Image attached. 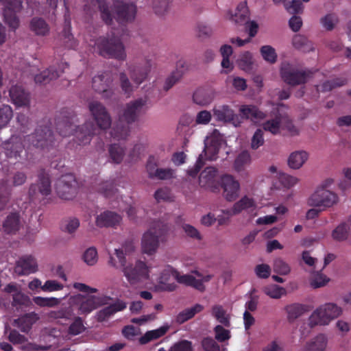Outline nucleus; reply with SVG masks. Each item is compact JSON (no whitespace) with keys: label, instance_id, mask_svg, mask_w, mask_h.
I'll use <instances>...</instances> for the list:
<instances>
[{"label":"nucleus","instance_id":"1","mask_svg":"<svg viewBox=\"0 0 351 351\" xmlns=\"http://www.w3.org/2000/svg\"><path fill=\"white\" fill-rule=\"evenodd\" d=\"M88 109L95 123L86 121L84 125L77 126V119L74 112L69 108H63L55 120L56 128L59 134L63 137L74 134L78 145H86L90 143L93 135L110 127L111 117L101 103L91 101L88 104Z\"/></svg>","mask_w":351,"mask_h":351},{"label":"nucleus","instance_id":"2","mask_svg":"<svg viewBox=\"0 0 351 351\" xmlns=\"http://www.w3.org/2000/svg\"><path fill=\"white\" fill-rule=\"evenodd\" d=\"M101 18L107 25H111L114 19L119 23L132 22L136 14V5L130 1L114 0L112 4L106 0H97Z\"/></svg>","mask_w":351,"mask_h":351},{"label":"nucleus","instance_id":"3","mask_svg":"<svg viewBox=\"0 0 351 351\" xmlns=\"http://www.w3.org/2000/svg\"><path fill=\"white\" fill-rule=\"evenodd\" d=\"M94 51L106 58L123 61L127 57L121 38L114 33L98 37L94 42Z\"/></svg>","mask_w":351,"mask_h":351},{"label":"nucleus","instance_id":"4","mask_svg":"<svg viewBox=\"0 0 351 351\" xmlns=\"http://www.w3.org/2000/svg\"><path fill=\"white\" fill-rule=\"evenodd\" d=\"M171 276H174L178 282L192 287L199 291L205 290V286L202 282L197 280L192 275L185 274L180 275L172 267L168 265L160 274L158 278V288L161 291H173L176 290L177 285L173 282H170Z\"/></svg>","mask_w":351,"mask_h":351},{"label":"nucleus","instance_id":"5","mask_svg":"<svg viewBox=\"0 0 351 351\" xmlns=\"http://www.w3.org/2000/svg\"><path fill=\"white\" fill-rule=\"evenodd\" d=\"M115 254L121 266L122 271L130 285H136L149 278V269L145 262L137 261L134 265H126L125 254L120 250H115Z\"/></svg>","mask_w":351,"mask_h":351},{"label":"nucleus","instance_id":"6","mask_svg":"<svg viewBox=\"0 0 351 351\" xmlns=\"http://www.w3.org/2000/svg\"><path fill=\"white\" fill-rule=\"evenodd\" d=\"M333 183L332 179H327L322 185L308 199V205L313 207H319L322 209L331 207L338 201V197L336 193L327 190L331 184Z\"/></svg>","mask_w":351,"mask_h":351},{"label":"nucleus","instance_id":"7","mask_svg":"<svg viewBox=\"0 0 351 351\" xmlns=\"http://www.w3.org/2000/svg\"><path fill=\"white\" fill-rule=\"evenodd\" d=\"M24 142L27 149L34 147L45 149L53 145L54 137L50 127L38 125L32 134L24 136Z\"/></svg>","mask_w":351,"mask_h":351},{"label":"nucleus","instance_id":"8","mask_svg":"<svg viewBox=\"0 0 351 351\" xmlns=\"http://www.w3.org/2000/svg\"><path fill=\"white\" fill-rule=\"evenodd\" d=\"M341 313V308L334 303L325 304L315 309L308 319V324L313 328L315 326H324L337 318Z\"/></svg>","mask_w":351,"mask_h":351},{"label":"nucleus","instance_id":"9","mask_svg":"<svg viewBox=\"0 0 351 351\" xmlns=\"http://www.w3.org/2000/svg\"><path fill=\"white\" fill-rule=\"evenodd\" d=\"M280 75L286 84L294 86L306 83L313 75V72L308 69H297L289 63H282Z\"/></svg>","mask_w":351,"mask_h":351},{"label":"nucleus","instance_id":"10","mask_svg":"<svg viewBox=\"0 0 351 351\" xmlns=\"http://www.w3.org/2000/svg\"><path fill=\"white\" fill-rule=\"evenodd\" d=\"M221 143L219 140L211 138L209 141L205 143L203 153L201 154L195 165L188 170V174L191 177H195L204 165V159L214 160L217 158Z\"/></svg>","mask_w":351,"mask_h":351},{"label":"nucleus","instance_id":"11","mask_svg":"<svg viewBox=\"0 0 351 351\" xmlns=\"http://www.w3.org/2000/svg\"><path fill=\"white\" fill-rule=\"evenodd\" d=\"M146 98H138L130 101L125 105L122 117L120 119H123L128 124L134 123L142 114L146 112L148 108Z\"/></svg>","mask_w":351,"mask_h":351},{"label":"nucleus","instance_id":"12","mask_svg":"<svg viewBox=\"0 0 351 351\" xmlns=\"http://www.w3.org/2000/svg\"><path fill=\"white\" fill-rule=\"evenodd\" d=\"M77 181L74 175L69 173L62 176L56 183L57 195L63 199H71L77 193Z\"/></svg>","mask_w":351,"mask_h":351},{"label":"nucleus","instance_id":"13","mask_svg":"<svg viewBox=\"0 0 351 351\" xmlns=\"http://www.w3.org/2000/svg\"><path fill=\"white\" fill-rule=\"evenodd\" d=\"M1 148L8 158L19 160L22 158L27 144L24 142V136L12 135L8 140L1 143Z\"/></svg>","mask_w":351,"mask_h":351},{"label":"nucleus","instance_id":"14","mask_svg":"<svg viewBox=\"0 0 351 351\" xmlns=\"http://www.w3.org/2000/svg\"><path fill=\"white\" fill-rule=\"evenodd\" d=\"M51 192V180L48 173L41 170L38 175L36 184H32L29 189V197L31 200L38 197L48 196Z\"/></svg>","mask_w":351,"mask_h":351},{"label":"nucleus","instance_id":"15","mask_svg":"<svg viewBox=\"0 0 351 351\" xmlns=\"http://www.w3.org/2000/svg\"><path fill=\"white\" fill-rule=\"evenodd\" d=\"M152 63L150 60H145L138 64H129L128 71L136 87H138L147 79L151 71Z\"/></svg>","mask_w":351,"mask_h":351},{"label":"nucleus","instance_id":"16","mask_svg":"<svg viewBox=\"0 0 351 351\" xmlns=\"http://www.w3.org/2000/svg\"><path fill=\"white\" fill-rule=\"evenodd\" d=\"M219 186L223 189V195L226 200L232 202L239 196L240 184L232 176H223L221 178Z\"/></svg>","mask_w":351,"mask_h":351},{"label":"nucleus","instance_id":"17","mask_svg":"<svg viewBox=\"0 0 351 351\" xmlns=\"http://www.w3.org/2000/svg\"><path fill=\"white\" fill-rule=\"evenodd\" d=\"M112 79L108 72H104L101 74L93 77L92 80V86L95 92L103 94L104 97H108L112 93L111 86Z\"/></svg>","mask_w":351,"mask_h":351},{"label":"nucleus","instance_id":"18","mask_svg":"<svg viewBox=\"0 0 351 351\" xmlns=\"http://www.w3.org/2000/svg\"><path fill=\"white\" fill-rule=\"evenodd\" d=\"M199 183L202 187L216 192L219 189V182L217 181V171L215 167H208L201 172Z\"/></svg>","mask_w":351,"mask_h":351},{"label":"nucleus","instance_id":"19","mask_svg":"<svg viewBox=\"0 0 351 351\" xmlns=\"http://www.w3.org/2000/svg\"><path fill=\"white\" fill-rule=\"evenodd\" d=\"M38 265L36 259L32 255L23 256L16 262L15 272L19 276H25L36 272Z\"/></svg>","mask_w":351,"mask_h":351},{"label":"nucleus","instance_id":"20","mask_svg":"<svg viewBox=\"0 0 351 351\" xmlns=\"http://www.w3.org/2000/svg\"><path fill=\"white\" fill-rule=\"evenodd\" d=\"M9 95L12 102L16 107H25L29 105V94L25 91L22 86L14 85L11 86L9 90Z\"/></svg>","mask_w":351,"mask_h":351},{"label":"nucleus","instance_id":"21","mask_svg":"<svg viewBox=\"0 0 351 351\" xmlns=\"http://www.w3.org/2000/svg\"><path fill=\"white\" fill-rule=\"evenodd\" d=\"M121 221V217L115 212L106 210L98 215L95 224L99 228L115 227Z\"/></svg>","mask_w":351,"mask_h":351},{"label":"nucleus","instance_id":"22","mask_svg":"<svg viewBox=\"0 0 351 351\" xmlns=\"http://www.w3.org/2000/svg\"><path fill=\"white\" fill-rule=\"evenodd\" d=\"M66 12L64 14V25L61 34L65 47L68 49H74L77 47V40L74 38L71 34V19L69 11V8L66 7Z\"/></svg>","mask_w":351,"mask_h":351},{"label":"nucleus","instance_id":"23","mask_svg":"<svg viewBox=\"0 0 351 351\" xmlns=\"http://www.w3.org/2000/svg\"><path fill=\"white\" fill-rule=\"evenodd\" d=\"M188 70V65L184 60H180L176 63V69L166 79L164 84V90L167 91L172 88L183 76Z\"/></svg>","mask_w":351,"mask_h":351},{"label":"nucleus","instance_id":"24","mask_svg":"<svg viewBox=\"0 0 351 351\" xmlns=\"http://www.w3.org/2000/svg\"><path fill=\"white\" fill-rule=\"evenodd\" d=\"M142 251L152 255L156 252L159 245V235L149 230L143 234L142 239Z\"/></svg>","mask_w":351,"mask_h":351},{"label":"nucleus","instance_id":"25","mask_svg":"<svg viewBox=\"0 0 351 351\" xmlns=\"http://www.w3.org/2000/svg\"><path fill=\"white\" fill-rule=\"evenodd\" d=\"M215 92L211 88H199L193 93V100L195 104L206 106L214 99Z\"/></svg>","mask_w":351,"mask_h":351},{"label":"nucleus","instance_id":"26","mask_svg":"<svg viewBox=\"0 0 351 351\" xmlns=\"http://www.w3.org/2000/svg\"><path fill=\"white\" fill-rule=\"evenodd\" d=\"M39 319L38 315L34 313H26L14 320L15 326H17L22 332H28L34 324Z\"/></svg>","mask_w":351,"mask_h":351},{"label":"nucleus","instance_id":"27","mask_svg":"<svg viewBox=\"0 0 351 351\" xmlns=\"http://www.w3.org/2000/svg\"><path fill=\"white\" fill-rule=\"evenodd\" d=\"M328 339L324 334H319L310 339L304 346L303 351H325Z\"/></svg>","mask_w":351,"mask_h":351},{"label":"nucleus","instance_id":"28","mask_svg":"<svg viewBox=\"0 0 351 351\" xmlns=\"http://www.w3.org/2000/svg\"><path fill=\"white\" fill-rule=\"evenodd\" d=\"M130 124L123 123L122 120L119 119V121L112 127L110 131L111 136L116 140H125L130 135Z\"/></svg>","mask_w":351,"mask_h":351},{"label":"nucleus","instance_id":"29","mask_svg":"<svg viewBox=\"0 0 351 351\" xmlns=\"http://www.w3.org/2000/svg\"><path fill=\"white\" fill-rule=\"evenodd\" d=\"M12 195V186L7 179L0 182V211L3 210L8 206Z\"/></svg>","mask_w":351,"mask_h":351},{"label":"nucleus","instance_id":"30","mask_svg":"<svg viewBox=\"0 0 351 351\" xmlns=\"http://www.w3.org/2000/svg\"><path fill=\"white\" fill-rule=\"evenodd\" d=\"M95 187L97 192L108 198L114 196L118 191L116 188L114 180H106L96 182Z\"/></svg>","mask_w":351,"mask_h":351},{"label":"nucleus","instance_id":"31","mask_svg":"<svg viewBox=\"0 0 351 351\" xmlns=\"http://www.w3.org/2000/svg\"><path fill=\"white\" fill-rule=\"evenodd\" d=\"M169 329L168 326H162L156 330L147 331L142 337L138 339L141 345H145L149 342L158 339L160 337L164 336Z\"/></svg>","mask_w":351,"mask_h":351},{"label":"nucleus","instance_id":"32","mask_svg":"<svg viewBox=\"0 0 351 351\" xmlns=\"http://www.w3.org/2000/svg\"><path fill=\"white\" fill-rule=\"evenodd\" d=\"M265 117L266 114L260 111L257 107L243 105V119H250L254 123H257Z\"/></svg>","mask_w":351,"mask_h":351},{"label":"nucleus","instance_id":"33","mask_svg":"<svg viewBox=\"0 0 351 351\" xmlns=\"http://www.w3.org/2000/svg\"><path fill=\"white\" fill-rule=\"evenodd\" d=\"M285 311L287 313V319L289 322H293L305 312L308 311V307L304 304L295 303L287 305L285 307Z\"/></svg>","mask_w":351,"mask_h":351},{"label":"nucleus","instance_id":"34","mask_svg":"<svg viewBox=\"0 0 351 351\" xmlns=\"http://www.w3.org/2000/svg\"><path fill=\"white\" fill-rule=\"evenodd\" d=\"M59 76L60 71L53 66H50L49 69L36 75L34 77V80L36 84H47L50 81L57 79Z\"/></svg>","mask_w":351,"mask_h":351},{"label":"nucleus","instance_id":"35","mask_svg":"<svg viewBox=\"0 0 351 351\" xmlns=\"http://www.w3.org/2000/svg\"><path fill=\"white\" fill-rule=\"evenodd\" d=\"M214 115L218 121L230 122L234 120L235 113L228 106L223 105L213 109Z\"/></svg>","mask_w":351,"mask_h":351},{"label":"nucleus","instance_id":"36","mask_svg":"<svg viewBox=\"0 0 351 351\" xmlns=\"http://www.w3.org/2000/svg\"><path fill=\"white\" fill-rule=\"evenodd\" d=\"M20 227V217L16 213L10 214L5 219L3 228L8 234H14Z\"/></svg>","mask_w":351,"mask_h":351},{"label":"nucleus","instance_id":"37","mask_svg":"<svg viewBox=\"0 0 351 351\" xmlns=\"http://www.w3.org/2000/svg\"><path fill=\"white\" fill-rule=\"evenodd\" d=\"M203 309L204 306L199 304H196L191 308H185L178 313L176 319V322L178 324H183L193 318L197 313L203 311Z\"/></svg>","mask_w":351,"mask_h":351},{"label":"nucleus","instance_id":"38","mask_svg":"<svg viewBox=\"0 0 351 351\" xmlns=\"http://www.w3.org/2000/svg\"><path fill=\"white\" fill-rule=\"evenodd\" d=\"M308 156V154L305 151H297L293 152L288 160V164L292 169H299L306 162Z\"/></svg>","mask_w":351,"mask_h":351},{"label":"nucleus","instance_id":"39","mask_svg":"<svg viewBox=\"0 0 351 351\" xmlns=\"http://www.w3.org/2000/svg\"><path fill=\"white\" fill-rule=\"evenodd\" d=\"M211 315L214 317L218 322L222 325L229 327L230 326V317L227 313L226 310L219 304H215L212 307Z\"/></svg>","mask_w":351,"mask_h":351},{"label":"nucleus","instance_id":"40","mask_svg":"<svg viewBox=\"0 0 351 351\" xmlns=\"http://www.w3.org/2000/svg\"><path fill=\"white\" fill-rule=\"evenodd\" d=\"M31 29L38 36H45L49 32V27L46 21L38 17H34L30 22Z\"/></svg>","mask_w":351,"mask_h":351},{"label":"nucleus","instance_id":"41","mask_svg":"<svg viewBox=\"0 0 351 351\" xmlns=\"http://www.w3.org/2000/svg\"><path fill=\"white\" fill-rule=\"evenodd\" d=\"M125 147L119 143H113L109 146L108 153L111 161L115 164H120L123 161L125 155Z\"/></svg>","mask_w":351,"mask_h":351},{"label":"nucleus","instance_id":"42","mask_svg":"<svg viewBox=\"0 0 351 351\" xmlns=\"http://www.w3.org/2000/svg\"><path fill=\"white\" fill-rule=\"evenodd\" d=\"M347 79L345 77H337L330 80L324 82L321 85L317 86V89L322 92H328L333 88L341 87L346 84Z\"/></svg>","mask_w":351,"mask_h":351},{"label":"nucleus","instance_id":"43","mask_svg":"<svg viewBox=\"0 0 351 351\" xmlns=\"http://www.w3.org/2000/svg\"><path fill=\"white\" fill-rule=\"evenodd\" d=\"M350 226L346 222L341 223L332 232V237L337 241H346L349 234Z\"/></svg>","mask_w":351,"mask_h":351},{"label":"nucleus","instance_id":"44","mask_svg":"<svg viewBox=\"0 0 351 351\" xmlns=\"http://www.w3.org/2000/svg\"><path fill=\"white\" fill-rule=\"evenodd\" d=\"M293 45L295 48L302 51H309L313 49L312 44L304 36L295 35L293 38Z\"/></svg>","mask_w":351,"mask_h":351},{"label":"nucleus","instance_id":"45","mask_svg":"<svg viewBox=\"0 0 351 351\" xmlns=\"http://www.w3.org/2000/svg\"><path fill=\"white\" fill-rule=\"evenodd\" d=\"M259 25L255 21L248 20L244 23V30L249 35L247 39H243V46L249 43L252 38H254L258 33Z\"/></svg>","mask_w":351,"mask_h":351},{"label":"nucleus","instance_id":"46","mask_svg":"<svg viewBox=\"0 0 351 351\" xmlns=\"http://www.w3.org/2000/svg\"><path fill=\"white\" fill-rule=\"evenodd\" d=\"M263 58L270 64H274L277 60V53L275 49L270 45L262 46L260 49Z\"/></svg>","mask_w":351,"mask_h":351},{"label":"nucleus","instance_id":"47","mask_svg":"<svg viewBox=\"0 0 351 351\" xmlns=\"http://www.w3.org/2000/svg\"><path fill=\"white\" fill-rule=\"evenodd\" d=\"M12 116V109L10 106L3 105L0 108V130L8 124Z\"/></svg>","mask_w":351,"mask_h":351},{"label":"nucleus","instance_id":"48","mask_svg":"<svg viewBox=\"0 0 351 351\" xmlns=\"http://www.w3.org/2000/svg\"><path fill=\"white\" fill-rule=\"evenodd\" d=\"M286 10L292 14L302 12L303 5L299 0H283Z\"/></svg>","mask_w":351,"mask_h":351},{"label":"nucleus","instance_id":"49","mask_svg":"<svg viewBox=\"0 0 351 351\" xmlns=\"http://www.w3.org/2000/svg\"><path fill=\"white\" fill-rule=\"evenodd\" d=\"M281 119L277 116L275 119L267 121L263 124V129L271 132L272 134H278L280 132Z\"/></svg>","mask_w":351,"mask_h":351},{"label":"nucleus","instance_id":"50","mask_svg":"<svg viewBox=\"0 0 351 351\" xmlns=\"http://www.w3.org/2000/svg\"><path fill=\"white\" fill-rule=\"evenodd\" d=\"M119 82L122 91L128 96H130L134 91V86L125 72L119 73Z\"/></svg>","mask_w":351,"mask_h":351},{"label":"nucleus","instance_id":"51","mask_svg":"<svg viewBox=\"0 0 351 351\" xmlns=\"http://www.w3.org/2000/svg\"><path fill=\"white\" fill-rule=\"evenodd\" d=\"M264 292L267 295L274 299H279L286 294V290L285 288L276 285L265 287L264 289Z\"/></svg>","mask_w":351,"mask_h":351},{"label":"nucleus","instance_id":"52","mask_svg":"<svg viewBox=\"0 0 351 351\" xmlns=\"http://www.w3.org/2000/svg\"><path fill=\"white\" fill-rule=\"evenodd\" d=\"M33 302L41 307H53L60 303V300L56 298H43L40 296L34 297Z\"/></svg>","mask_w":351,"mask_h":351},{"label":"nucleus","instance_id":"53","mask_svg":"<svg viewBox=\"0 0 351 351\" xmlns=\"http://www.w3.org/2000/svg\"><path fill=\"white\" fill-rule=\"evenodd\" d=\"M95 297L91 296L83 300L80 305L79 310L82 314L90 313L97 308Z\"/></svg>","mask_w":351,"mask_h":351},{"label":"nucleus","instance_id":"54","mask_svg":"<svg viewBox=\"0 0 351 351\" xmlns=\"http://www.w3.org/2000/svg\"><path fill=\"white\" fill-rule=\"evenodd\" d=\"M85 330L86 327L84 326L82 319L80 317H76L69 327L68 332L75 336L82 333Z\"/></svg>","mask_w":351,"mask_h":351},{"label":"nucleus","instance_id":"55","mask_svg":"<svg viewBox=\"0 0 351 351\" xmlns=\"http://www.w3.org/2000/svg\"><path fill=\"white\" fill-rule=\"evenodd\" d=\"M170 0H153L152 6L157 15H163L169 10Z\"/></svg>","mask_w":351,"mask_h":351},{"label":"nucleus","instance_id":"56","mask_svg":"<svg viewBox=\"0 0 351 351\" xmlns=\"http://www.w3.org/2000/svg\"><path fill=\"white\" fill-rule=\"evenodd\" d=\"M274 271L280 275H287L291 271L289 265L282 258H277L274 262Z\"/></svg>","mask_w":351,"mask_h":351},{"label":"nucleus","instance_id":"57","mask_svg":"<svg viewBox=\"0 0 351 351\" xmlns=\"http://www.w3.org/2000/svg\"><path fill=\"white\" fill-rule=\"evenodd\" d=\"M158 166V159L154 156H149L146 164V170L149 178L154 179V176L159 169Z\"/></svg>","mask_w":351,"mask_h":351},{"label":"nucleus","instance_id":"58","mask_svg":"<svg viewBox=\"0 0 351 351\" xmlns=\"http://www.w3.org/2000/svg\"><path fill=\"white\" fill-rule=\"evenodd\" d=\"M4 3L5 12H19L23 7L21 0H0Z\"/></svg>","mask_w":351,"mask_h":351},{"label":"nucleus","instance_id":"59","mask_svg":"<svg viewBox=\"0 0 351 351\" xmlns=\"http://www.w3.org/2000/svg\"><path fill=\"white\" fill-rule=\"evenodd\" d=\"M17 12L3 11L4 21L12 29H16L19 25V20L16 16Z\"/></svg>","mask_w":351,"mask_h":351},{"label":"nucleus","instance_id":"60","mask_svg":"<svg viewBox=\"0 0 351 351\" xmlns=\"http://www.w3.org/2000/svg\"><path fill=\"white\" fill-rule=\"evenodd\" d=\"M173 178H175V171L171 168H159L154 176V179L157 178L161 180H169Z\"/></svg>","mask_w":351,"mask_h":351},{"label":"nucleus","instance_id":"61","mask_svg":"<svg viewBox=\"0 0 351 351\" xmlns=\"http://www.w3.org/2000/svg\"><path fill=\"white\" fill-rule=\"evenodd\" d=\"M84 261L88 265H93L97 261V252L95 247H89L83 255Z\"/></svg>","mask_w":351,"mask_h":351},{"label":"nucleus","instance_id":"62","mask_svg":"<svg viewBox=\"0 0 351 351\" xmlns=\"http://www.w3.org/2000/svg\"><path fill=\"white\" fill-rule=\"evenodd\" d=\"M64 286L56 280H48L41 287V289L45 292H53L60 291L63 289Z\"/></svg>","mask_w":351,"mask_h":351},{"label":"nucleus","instance_id":"63","mask_svg":"<svg viewBox=\"0 0 351 351\" xmlns=\"http://www.w3.org/2000/svg\"><path fill=\"white\" fill-rule=\"evenodd\" d=\"M169 351H193L192 343L188 340H181L175 343Z\"/></svg>","mask_w":351,"mask_h":351},{"label":"nucleus","instance_id":"64","mask_svg":"<svg viewBox=\"0 0 351 351\" xmlns=\"http://www.w3.org/2000/svg\"><path fill=\"white\" fill-rule=\"evenodd\" d=\"M202 346L205 351H220L218 343L211 337H206L202 341Z\"/></svg>","mask_w":351,"mask_h":351}]
</instances>
